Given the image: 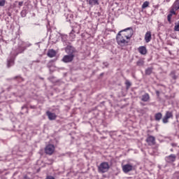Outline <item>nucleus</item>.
Listing matches in <instances>:
<instances>
[{
    "label": "nucleus",
    "instance_id": "1",
    "mask_svg": "<svg viewBox=\"0 0 179 179\" xmlns=\"http://www.w3.org/2000/svg\"><path fill=\"white\" fill-rule=\"evenodd\" d=\"M129 39H127V38L124 36H122L120 32L117 34L116 36V41L118 44V45H120V47H125L128 45V43H129Z\"/></svg>",
    "mask_w": 179,
    "mask_h": 179
},
{
    "label": "nucleus",
    "instance_id": "2",
    "mask_svg": "<svg viewBox=\"0 0 179 179\" xmlns=\"http://www.w3.org/2000/svg\"><path fill=\"white\" fill-rule=\"evenodd\" d=\"M108 170H110V164L108 162H103L98 166V173L104 174V173H107Z\"/></svg>",
    "mask_w": 179,
    "mask_h": 179
},
{
    "label": "nucleus",
    "instance_id": "3",
    "mask_svg": "<svg viewBox=\"0 0 179 179\" xmlns=\"http://www.w3.org/2000/svg\"><path fill=\"white\" fill-rule=\"evenodd\" d=\"M119 33L122 34L123 37H125L127 40H129V38H131V37H132L134 34V29H132V28L131 27H129L127 29L119 31Z\"/></svg>",
    "mask_w": 179,
    "mask_h": 179
},
{
    "label": "nucleus",
    "instance_id": "4",
    "mask_svg": "<svg viewBox=\"0 0 179 179\" xmlns=\"http://www.w3.org/2000/svg\"><path fill=\"white\" fill-rule=\"evenodd\" d=\"M122 169L123 173L127 174V173L134 171V165L132 164H126L122 166Z\"/></svg>",
    "mask_w": 179,
    "mask_h": 179
},
{
    "label": "nucleus",
    "instance_id": "5",
    "mask_svg": "<svg viewBox=\"0 0 179 179\" xmlns=\"http://www.w3.org/2000/svg\"><path fill=\"white\" fill-rule=\"evenodd\" d=\"M73 58H75V55H66L63 57L62 61L65 64H68L69 62H72V61H73Z\"/></svg>",
    "mask_w": 179,
    "mask_h": 179
},
{
    "label": "nucleus",
    "instance_id": "6",
    "mask_svg": "<svg viewBox=\"0 0 179 179\" xmlns=\"http://www.w3.org/2000/svg\"><path fill=\"white\" fill-rule=\"evenodd\" d=\"M55 150V147L52 144L48 145L45 148V152L46 155H52Z\"/></svg>",
    "mask_w": 179,
    "mask_h": 179
},
{
    "label": "nucleus",
    "instance_id": "7",
    "mask_svg": "<svg viewBox=\"0 0 179 179\" xmlns=\"http://www.w3.org/2000/svg\"><path fill=\"white\" fill-rule=\"evenodd\" d=\"M173 112L166 111L164 117L162 119L163 123L167 124V122H169V120H170V118H173Z\"/></svg>",
    "mask_w": 179,
    "mask_h": 179
},
{
    "label": "nucleus",
    "instance_id": "8",
    "mask_svg": "<svg viewBox=\"0 0 179 179\" xmlns=\"http://www.w3.org/2000/svg\"><path fill=\"white\" fill-rule=\"evenodd\" d=\"M65 52L66 54H69V55H73V54L76 52V49L72 45H67L65 48Z\"/></svg>",
    "mask_w": 179,
    "mask_h": 179
},
{
    "label": "nucleus",
    "instance_id": "9",
    "mask_svg": "<svg viewBox=\"0 0 179 179\" xmlns=\"http://www.w3.org/2000/svg\"><path fill=\"white\" fill-rule=\"evenodd\" d=\"M176 159H177V156L174 154H171L165 157V162H166V163H174Z\"/></svg>",
    "mask_w": 179,
    "mask_h": 179
},
{
    "label": "nucleus",
    "instance_id": "10",
    "mask_svg": "<svg viewBox=\"0 0 179 179\" xmlns=\"http://www.w3.org/2000/svg\"><path fill=\"white\" fill-rule=\"evenodd\" d=\"M146 142L150 146H153L156 143V138L153 136H148L146 138Z\"/></svg>",
    "mask_w": 179,
    "mask_h": 179
},
{
    "label": "nucleus",
    "instance_id": "11",
    "mask_svg": "<svg viewBox=\"0 0 179 179\" xmlns=\"http://www.w3.org/2000/svg\"><path fill=\"white\" fill-rule=\"evenodd\" d=\"M46 115H48V119L50 121H53L54 120L57 119V115H55V113H51L50 111L46 112Z\"/></svg>",
    "mask_w": 179,
    "mask_h": 179
},
{
    "label": "nucleus",
    "instance_id": "12",
    "mask_svg": "<svg viewBox=\"0 0 179 179\" xmlns=\"http://www.w3.org/2000/svg\"><path fill=\"white\" fill-rule=\"evenodd\" d=\"M15 64V58L13 57H10L7 59V66L8 68H10L13 65Z\"/></svg>",
    "mask_w": 179,
    "mask_h": 179
},
{
    "label": "nucleus",
    "instance_id": "13",
    "mask_svg": "<svg viewBox=\"0 0 179 179\" xmlns=\"http://www.w3.org/2000/svg\"><path fill=\"white\" fill-rule=\"evenodd\" d=\"M138 52H140L141 55H146V54H148V50L145 46H141L138 48Z\"/></svg>",
    "mask_w": 179,
    "mask_h": 179
},
{
    "label": "nucleus",
    "instance_id": "14",
    "mask_svg": "<svg viewBox=\"0 0 179 179\" xmlns=\"http://www.w3.org/2000/svg\"><path fill=\"white\" fill-rule=\"evenodd\" d=\"M145 43H150V40H152V33L150 31H148L145 35Z\"/></svg>",
    "mask_w": 179,
    "mask_h": 179
},
{
    "label": "nucleus",
    "instance_id": "15",
    "mask_svg": "<svg viewBox=\"0 0 179 179\" xmlns=\"http://www.w3.org/2000/svg\"><path fill=\"white\" fill-rule=\"evenodd\" d=\"M149 100H150V96H149V94L145 93V94L142 95L141 96V101L146 102V101H149Z\"/></svg>",
    "mask_w": 179,
    "mask_h": 179
},
{
    "label": "nucleus",
    "instance_id": "16",
    "mask_svg": "<svg viewBox=\"0 0 179 179\" xmlns=\"http://www.w3.org/2000/svg\"><path fill=\"white\" fill-rule=\"evenodd\" d=\"M55 55H57V52H55V50H50L48 52V57H49L50 58H54V57H55Z\"/></svg>",
    "mask_w": 179,
    "mask_h": 179
},
{
    "label": "nucleus",
    "instance_id": "17",
    "mask_svg": "<svg viewBox=\"0 0 179 179\" xmlns=\"http://www.w3.org/2000/svg\"><path fill=\"white\" fill-rule=\"evenodd\" d=\"M163 115L162 114V113H156L155 115V121H160Z\"/></svg>",
    "mask_w": 179,
    "mask_h": 179
},
{
    "label": "nucleus",
    "instance_id": "18",
    "mask_svg": "<svg viewBox=\"0 0 179 179\" xmlns=\"http://www.w3.org/2000/svg\"><path fill=\"white\" fill-rule=\"evenodd\" d=\"M89 5H90V6H94V5H99V0H90Z\"/></svg>",
    "mask_w": 179,
    "mask_h": 179
},
{
    "label": "nucleus",
    "instance_id": "19",
    "mask_svg": "<svg viewBox=\"0 0 179 179\" xmlns=\"http://www.w3.org/2000/svg\"><path fill=\"white\" fill-rule=\"evenodd\" d=\"M172 8H174L175 9L178 10V9H179V0H176L173 5L172 6Z\"/></svg>",
    "mask_w": 179,
    "mask_h": 179
},
{
    "label": "nucleus",
    "instance_id": "20",
    "mask_svg": "<svg viewBox=\"0 0 179 179\" xmlns=\"http://www.w3.org/2000/svg\"><path fill=\"white\" fill-rule=\"evenodd\" d=\"M152 72H153V68L149 67L145 70V75H151Z\"/></svg>",
    "mask_w": 179,
    "mask_h": 179
},
{
    "label": "nucleus",
    "instance_id": "21",
    "mask_svg": "<svg viewBox=\"0 0 179 179\" xmlns=\"http://www.w3.org/2000/svg\"><path fill=\"white\" fill-rule=\"evenodd\" d=\"M170 76H171V78H172V79H173V80H176L177 79V78H178V76H176V71H172L170 73Z\"/></svg>",
    "mask_w": 179,
    "mask_h": 179
},
{
    "label": "nucleus",
    "instance_id": "22",
    "mask_svg": "<svg viewBox=\"0 0 179 179\" xmlns=\"http://www.w3.org/2000/svg\"><path fill=\"white\" fill-rule=\"evenodd\" d=\"M148 6H149V1H145L143 5H142V8L143 9H146V8H148Z\"/></svg>",
    "mask_w": 179,
    "mask_h": 179
},
{
    "label": "nucleus",
    "instance_id": "23",
    "mask_svg": "<svg viewBox=\"0 0 179 179\" xmlns=\"http://www.w3.org/2000/svg\"><path fill=\"white\" fill-rule=\"evenodd\" d=\"M174 31H179V21L177 23H175Z\"/></svg>",
    "mask_w": 179,
    "mask_h": 179
},
{
    "label": "nucleus",
    "instance_id": "24",
    "mask_svg": "<svg viewBox=\"0 0 179 179\" xmlns=\"http://www.w3.org/2000/svg\"><path fill=\"white\" fill-rule=\"evenodd\" d=\"M136 64L138 66H143V65L145 64V62H143V60H138Z\"/></svg>",
    "mask_w": 179,
    "mask_h": 179
},
{
    "label": "nucleus",
    "instance_id": "25",
    "mask_svg": "<svg viewBox=\"0 0 179 179\" xmlns=\"http://www.w3.org/2000/svg\"><path fill=\"white\" fill-rule=\"evenodd\" d=\"M176 10H178L177 9H175L174 7H172L171 9V13L169 15H176Z\"/></svg>",
    "mask_w": 179,
    "mask_h": 179
},
{
    "label": "nucleus",
    "instance_id": "26",
    "mask_svg": "<svg viewBox=\"0 0 179 179\" xmlns=\"http://www.w3.org/2000/svg\"><path fill=\"white\" fill-rule=\"evenodd\" d=\"M75 32H76L75 29H73L71 32L70 33V37H71L73 39L75 38V35L73 34V33Z\"/></svg>",
    "mask_w": 179,
    "mask_h": 179
},
{
    "label": "nucleus",
    "instance_id": "27",
    "mask_svg": "<svg viewBox=\"0 0 179 179\" xmlns=\"http://www.w3.org/2000/svg\"><path fill=\"white\" fill-rule=\"evenodd\" d=\"M171 17H173V15L172 14H169L167 16V19H168V22L169 23H171Z\"/></svg>",
    "mask_w": 179,
    "mask_h": 179
},
{
    "label": "nucleus",
    "instance_id": "28",
    "mask_svg": "<svg viewBox=\"0 0 179 179\" xmlns=\"http://www.w3.org/2000/svg\"><path fill=\"white\" fill-rule=\"evenodd\" d=\"M5 3H6V0H0V6H5Z\"/></svg>",
    "mask_w": 179,
    "mask_h": 179
},
{
    "label": "nucleus",
    "instance_id": "29",
    "mask_svg": "<svg viewBox=\"0 0 179 179\" xmlns=\"http://www.w3.org/2000/svg\"><path fill=\"white\" fill-rule=\"evenodd\" d=\"M131 82H129V80L126 81L127 89H129V87H131Z\"/></svg>",
    "mask_w": 179,
    "mask_h": 179
},
{
    "label": "nucleus",
    "instance_id": "30",
    "mask_svg": "<svg viewBox=\"0 0 179 179\" xmlns=\"http://www.w3.org/2000/svg\"><path fill=\"white\" fill-rule=\"evenodd\" d=\"M61 38H68V36L61 34Z\"/></svg>",
    "mask_w": 179,
    "mask_h": 179
},
{
    "label": "nucleus",
    "instance_id": "31",
    "mask_svg": "<svg viewBox=\"0 0 179 179\" xmlns=\"http://www.w3.org/2000/svg\"><path fill=\"white\" fill-rule=\"evenodd\" d=\"M171 145L173 148H176L177 146V143H172Z\"/></svg>",
    "mask_w": 179,
    "mask_h": 179
},
{
    "label": "nucleus",
    "instance_id": "32",
    "mask_svg": "<svg viewBox=\"0 0 179 179\" xmlns=\"http://www.w3.org/2000/svg\"><path fill=\"white\" fill-rule=\"evenodd\" d=\"M18 5H19V6H22V5H23V1H20V2L18 3Z\"/></svg>",
    "mask_w": 179,
    "mask_h": 179
},
{
    "label": "nucleus",
    "instance_id": "33",
    "mask_svg": "<svg viewBox=\"0 0 179 179\" xmlns=\"http://www.w3.org/2000/svg\"><path fill=\"white\" fill-rule=\"evenodd\" d=\"M46 179H55V178L54 177H52V176H48L46 178Z\"/></svg>",
    "mask_w": 179,
    "mask_h": 179
},
{
    "label": "nucleus",
    "instance_id": "34",
    "mask_svg": "<svg viewBox=\"0 0 179 179\" xmlns=\"http://www.w3.org/2000/svg\"><path fill=\"white\" fill-rule=\"evenodd\" d=\"M156 94L157 96H159V94H160V92L159 91H156Z\"/></svg>",
    "mask_w": 179,
    "mask_h": 179
},
{
    "label": "nucleus",
    "instance_id": "35",
    "mask_svg": "<svg viewBox=\"0 0 179 179\" xmlns=\"http://www.w3.org/2000/svg\"><path fill=\"white\" fill-rule=\"evenodd\" d=\"M30 107H31V108H36L35 106H31Z\"/></svg>",
    "mask_w": 179,
    "mask_h": 179
},
{
    "label": "nucleus",
    "instance_id": "36",
    "mask_svg": "<svg viewBox=\"0 0 179 179\" xmlns=\"http://www.w3.org/2000/svg\"><path fill=\"white\" fill-rule=\"evenodd\" d=\"M24 50H26V48H22V51L20 52H23V51H24Z\"/></svg>",
    "mask_w": 179,
    "mask_h": 179
},
{
    "label": "nucleus",
    "instance_id": "37",
    "mask_svg": "<svg viewBox=\"0 0 179 179\" xmlns=\"http://www.w3.org/2000/svg\"><path fill=\"white\" fill-rule=\"evenodd\" d=\"M24 179H30L29 178H28L27 176H24Z\"/></svg>",
    "mask_w": 179,
    "mask_h": 179
},
{
    "label": "nucleus",
    "instance_id": "38",
    "mask_svg": "<svg viewBox=\"0 0 179 179\" xmlns=\"http://www.w3.org/2000/svg\"><path fill=\"white\" fill-rule=\"evenodd\" d=\"M17 78H20V79H22V78H20V77H19V76L15 77V79H17Z\"/></svg>",
    "mask_w": 179,
    "mask_h": 179
},
{
    "label": "nucleus",
    "instance_id": "39",
    "mask_svg": "<svg viewBox=\"0 0 179 179\" xmlns=\"http://www.w3.org/2000/svg\"><path fill=\"white\" fill-rule=\"evenodd\" d=\"M171 152H174V150L173 148H171Z\"/></svg>",
    "mask_w": 179,
    "mask_h": 179
},
{
    "label": "nucleus",
    "instance_id": "40",
    "mask_svg": "<svg viewBox=\"0 0 179 179\" xmlns=\"http://www.w3.org/2000/svg\"><path fill=\"white\" fill-rule=\"evenodd\" d=\"M77 33H79V30L77 31Z\"/></svg>",
    "mask_w": 179,
    "mask_h": 179
},
{
    "label": "nucleus",
    "instance_id": "41",
    "mask_svg": "<svg viewBox=\"0 0 179 179\" xmlns=\"http://www.w3.org/2000/svg\"><path fill=\"white\" fill-rule=\"evenodd\" d=\"M177 179H178V178Z\"/></svg>",
    "mask_w": 179,
    "mask_h": 179
},
{
    "label": "nucleus",
    "instance_id": "42",
    "mask_svg": "<svg viewBox=\"0 0 179 179\" xmlns=\"http://www.w3.org/2000/svg\"><path fill=\"white\" fill-rule=\"evenodd\" d=\"M178 148H179V146H178Z\"/></svg>",
    "mask_w": 179,
    "mask_h": 179
}]
</instances>
